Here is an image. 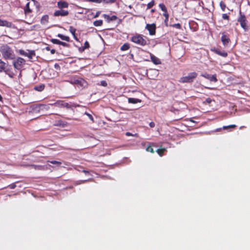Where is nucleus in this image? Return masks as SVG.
I'll use <instances>...</instances> for the list:
<instances>
[{
    "instance_id": "f257e3e1",
    "label": "nucleus",
    "mask_w": 250,
    "mask_h": 250,
    "mask_svg": "<svg viewBox=\"0 0 250 250\" xmlns=\"http://www.w3.org/2000/svg\"><path fill=\"white\" fill-rule=\"evenodd\" d=\"M0 54L5 60H13L16 55L13 49L7 44H4L0 47Z\"/></svg>"
},
{
    "instance_id": "f03ea898",
    "label": "nucleus",
    "mask_w": 250,
    "mask_h": 250,
    "mask_svg": "<svg viewBox=\"0 0 250 250\" xmlns=\"http://www.w3.org/2000/svg\"><path fill=\"white\" fill-rule=\"evenodd\" d=\"M130 41L133 43L141 46H145L149 44V40L148 38L146 36H144L142 34H135L131 37Z\"/></svg>"
},
{
    "instance_id": "7ed1b4c3",
    "label": "nucleus",
    "mask_w": 250,
    "mask_h": 250,
    "mask_svg": "<svg viewBox=\"0 0 250 250\" xmlns=\"http://www.w3.org/2000/svg\"><path fill=\"white\" fill-rule=\"evenodd\" d=\"M10 67V66L9 65L8 63L0 59V73L4 72L9 77L12 78L14 74Z\"/></svg>"
},
{
    "instance_id": "20e7f679",
    "label": "nucleus",
    "mask_w": 250,
    "mask_h": 250,
    "mask_svg": "<svg viewBox=\"0 0 250 250\" xmlns=\"http://www.w3.org/2000/svg\"><path fill=\"white\" fill-rule=\"evenodd\" d=\"M198 74L195 72L189 73L187 76L181 77L179 79V82L180 83H191L194 82Z\"/></svg>"
},
{
    "instance_id": "39448f33",
    "label": "nucleus",
    "mask_w": 250,
    "mask_h": 250,
    "mask_svg": "<svg viewBox=\"0 0 250 250\" xmlns=\"http://www.w3.org/2000/svg\"><path fill=\"white\" fill-rule=\"evenodd\" d=\"M239 15L240 16L238 17L237 21L240 23L241 27L244 30V31H247L249 29L247 18L245 15L242 13L241 10L239 11Z\"/></svg>"
},
{
    "instance_id": "423d86ee",
    "label": "nucleus",
    "mask_w": 250,
    "mask_h": 250,
    "mask_svg": "<svg viewBox=\"0 0 250 250\" xmlns=\"http://www.w3.org/2000/svg\"><path fill=\"white\" fill-rule=\"evenodd\" d=\"M13 65L14 68L17 70H21L25 64V60L21 58L18 57L16 60H13Z\"/></svg>"
},
{
    "instance_id": "0eeeda50",
    "label": "nucleus",
    "mask_w": 250,
    "mask_h": 250,
    "mask_svg": "<svg viewBox=\"0 0 250 250\" xmlns=\"http://www.w3.org/2000/svg\"><path fill=\"white\" fill-rule=\"evenodd\" d=\"M222 36L221 38V42L225 47H228L230 45L231 40L229 38V35L225 32L221 33Z\"/></svg>"
},
{
    "instance_id": "6e6552de",
    "label": "nucleus",
    "mask_w": 250,
    "mask_h": 250,
    "mask_svg": "<svg viewBox=\"0 0 250 250\" xmlns=\"http://www.w3.org/2000/svg\"><path fill=\"white\" fill-rule=\"evenodd\" d=\"M49 109L48 105L43 104H38L34 105L32 106V110L36 112H39L41 110H47Z\"/></svg>"
},
{
    "instance_id": "1a4fd4ad",
    "label": "nucleus",
    "mask_w": 250,
    "mask_h": 250,
    "mask_svg": "<svg viewBox=\"0 0 250 250\" xmlns=\"http://www.w3.org/2000/svg\"><path fill=\"white\" fill-rule=\"evenodd\" d=\"M54 106L60 108L66 107V108H70L71 105L66 102L62 100H58L55 103H53Z\"/></svg>"
},
{
    "instance_id": "9d476101",
    "label": "nucleus",
    "mask_w": 250,
    "mask_h": 250,
    "mask_svg": "<svg viewBox=\"0 0 250 250\" xmlns=\"http://www.w3.org/2000/svg\"><path fill=\"white\" fill-rule=\"evenodd\" d=\"M72 83L76 84L78 86L83 87L86 83V81L81 78H74L71 80Z\"/></svg>"
},
{
    "instance_id": "9b49d317",
    "label": "nucleus",
    "mask_w": 250,
    "mask_h": 250,
    "mask_svg": "<svg viewBox=\"0 0 250 250\" xmlns=\"http://www.w3.org/2000/svg\"><path fill=\"white\" fill-rule=\"evenodd\" d=\"M146 29H147L150 35H155L156 34V26L155 23L146 24Z\"/></svg>"
},
{
    "instance_id": "f8f14e48",
    "label": "nucleus",
    "mask_w": 250,
    "mask_h": 250,
    "mask_svg": "<svg viewBox=\"0 0 250 250\" xmlns=\"http://www.w3.org/2000/svg\"><path fill=\"white\" fill-rule=\"evenodd\" d=\"M201 76L202 77L209 80L210 82H213L214 83H216L218 81L216 74L211 75L206 72V73L202 74L201 75Z\"/></svg>"
},
{
    "instance_id": "ddd939ff",
    "label": "nucleus",
    "mask_w": 250,
    "mask_h": 250,
    "mask_svg": "<svg viewBox=\"0 0 250 250\" xmlns=\"http://www.w3.org/2000/svg\"><path fill=\"white\" fill-rule=\"evenodd\" d=\"M212 52H213L215 54L221 56L223 57H227L228 56V53L225 51H221L220 49L217 48H212L210 50Z\"/></svg>"
},
{
    "instance_id": "4468645a",
    "label": "nucleus",
    "mask_w": 250,
    "mask_h": 250,
    "mask_svg": "<svg viewBox=\"0 0 250 250\" xmlns=\"http://www.w3.org/2000/svg\"><path fill=\"white\" fill-rule=\"evenodd\" d=\"M69 14V12L67 10L61 9L59 10H56L54 13V16L55 17H59L62 16L64 17L66 16Z\"/></svg>"
},
{
    "instance_id": "2eb2a0df",
    "label": "nucleus",
    "mask_w": 250,
    "mask_h": 250,
    "mask_svg": "<svg viewBox=\"0 0 250 250\" xmlns=\"http://www.w3.org/2000/svg\"><path fill=\"white\" fill-rule=\"evenodd\" d=\"M12 25L13 24L12 22H9L6 20H2L0 18V26L11 28Z\"/></svg>"
},
{
    "instance_id": "dca6fc26",
    "label": "nucleus",
    "mask_w": 250,
    "mask_h": 250,
    "mask_svg": "<svg viewBox=\"0 0 250 250\" xmlns=\"http://www.w3.org/2000/svg\"><path fill=\"white\" fill-rule=\"evenodd\" d=\"M103 17L104 18V19L106 20V21L108 23L110 22L111 21H116L118 19L117 17L115 15H113L112 16H110L107 14H104L103 15Z\"/></svg>"
},
{
    "instance_id": "f3484780",
    "label": "nucleus",
    "mask_w": 250,
    "mask_h": 250,
    "mask_svg": "<svg viewBox=\"0 0 250 250\" xmlns=\"http://www.w3.org/2000/svg\"><path fill=\"white\" fill-rule=\"evenodd\" d=\"M150 59L154 64L158 65L161 64V60L152 54H150Z\"/></svg>"
},
{
    "instance_id": "a211bd4d",
    "label": "nucleus",
    "mask_w": 250,
    "mask_h": 250,
    "mask_svg": "<svg viewBox=\"0 0 250 250\" xmlns=\"http://www.w3.org/2000/svg\"><path fill=\"white\" fill-rule=\"evenodd\" d=\"M58 7L62 9V8H67L68 7V3L64 1H59L57 2Z\"/></svg>"
},
{
    "instance_id": "6ab92c4d",
    "label": "nucleus",
    "mask_w": 250,
    "mask_h": 250,
    "mask_svg": "<svg viewBox=\"0 0 250 250\" xmlns=\"http://www.w3.org/2000/svg\"><path fill=\"white\" fill-rule=\"evenodd\" d=\"M69 31L72 34L73 38L75 40V41L77 42H79L78 38L76 35V29L73 27V26H70L69 28Z\"/></svg>"
},
{
    "instance_id": "aec40b11",
    "label": "nucleus",
    "mask_w": 250,
    "mask_h": 250,
    "mask_svg": "<svg viewBox=\"0 0 250 250\" xmlns=\"http://www.w3.org/2000/svg\"><path fill=\"white\" fill-rule=\"evenodd\" d=\"M57 36L63 41H65L67 42L71 41L70 39L68 36H66L61 34H58Z\"/></svg>"
},
{
    "instance_id": "412c9836",
    "label": "nucleus",
    "mask_w": 250,
    "mask_h": 250,
    "mask_svg": "<svg viewBox=\"0 0 250 250\" xmlns=\"http://www.w3.org/2000/svg\"><path fill=\"white\" fill-rule=\"evenodd\" d=\"M128 102L129 103L135 104L138 103H141V100L139 99L129 98H128Z\"/></svg>"
},
{
    "instance_id": "4be33fe9",
    "label": "nucleus",
    "mask_w": 250,
    "mask_h": 250,
    "mask_svg": "<svg viewBox=\"0 0 250 250\" xmlns=\"http://www.w3.org/2000/svg\"><path fill=\"white\" fill-rule=\"evenodd\" d=\"M49 21V16L47 15H44L42 17L41 22L42 24H45L48 22Z\"/></svg>"
},
{
    "instance_id": "5701e85b",
    "label": "nucleus",
    "mask_w": 250,
    "mask_h": 250,
    "mask_svg": "<svg viewBox=\"0 0 250 250\" xmlns=\"http://www.w3.org/2000/svg\"><path fill=\"white\" fill-rule=\"evenodd\" d=\"M44 87H45L44 84H42L35 86L34 87V89L36 91L41 92L44 90Z\"/></svg>"
},
{
    "instance_id": "b1692460",
    "label": "nucleus",
    "mask_w": 250,
    "mask_h": 250,
    "mask_svg": "<svg viewBox=\"0 0 250 250\" xmlns=\"http://www.w3.org/2000/svg\"><path fill=\"white\" fill-rule=\"evenodd\" d=\"M30 2L27 3L26 6L24 9V13L27 14L32 12V10L29 7Z\"/></svg>"
},
{
    "instance_id": "393cba45",
    "label": "nucleus",
    "mask_w": 250,
    "mask_h": 250,
    "mask_svg": "<svg viewBox=\"0 0 250 250\" xmlns=\"http://www.w3.org/2000/svg\"><path fill=\"white\" fill-rule=\"evenodd\" d=\"M130 48V45L128 43H124L121 47V50L122 51H126L129 49Z\"/></svg>"
},
{
    "instance_id": "a878e982",
    "label": "nucleus",
    "mask_w": 250,
    "mask_h": 250,
    "mask_svg": "<svg viewBox=\"0 0 250 250\" xmlns=\"http://www.w3.org/2000/svg\"><path fill=\"white\" fill-rule=\"evenodd\" d=\"M93 25L95 26H101L103 25V21L101 20L95 21L93 22Z\"/></svg>"
},
{
    "instance_id": "bb28decb",
    "label": "nucleus",
    "mask_w": 250,
    "mask_h": 250,
    "mask_svg": "<svg viewBox=\"0 0 250 250\" xmlns=\"http://www.w3.org/2000/svg\"><path fill=\"white\" fill-rule=\"evenodd\" d=\"M27 55H26L28 58L31 59H32L33 56L35 55V53L34 50L29 51L28 53H27Z\"/></svg>"
},
{
    "instance_id": "cd10ccee",
    "label": "nucleus",
    "mask_w": 250,
    "mask_h": 250,
    "mask_svg": "<svg viewBox=\"0 0 250 250\" xmlns=\"http://www.w3.org/2000/svg\"><path fill=\"white\" fill-rule=\"evenodd\" d=\"M166 151V149L164 148H161V149H158L156 150V152L158 153V154L160 156H162L163 155L164 152Z\"/></svg>"
},
{
    "instance_id": "c85d7f7f",
    "label": "nucleus",
    "mask_w": 250,
    "mask_h": 250,
    "mask_svg": "<svg viewBox=\"0 0 250 250\" xmlns=\"http://www.w3.org/2000/svg\"><path fill=\"white\" fill-rule=\"evenodd\" d=\"M48 162L52 164L56 165L58 167H60L62 164V162L57 161H48Z\"/></svg>"
},
{
    "instance_id": "c756f323",
    "label": "nucleus",
    "mask_w": 250,
    "mask_h": 250,
    "mask_svg": "<svg viewBox=\"0 0 250 250\" xmlns=\"http://www.w3.org/2000/svg\"><path fill=\"white\" fill-rule=\"evenodd\" d=\"M220 6L223 11H225L226 8V5L223 1H221L220 2Z\"/></svg>"
},
{
    "instance_id": "7c9ffc66",
    "label": "nucleus",
    "mask_w": 250,
    "mask_h": 250,
    "mask_svg": "<svg viewBox=\"0 0 250 250\" xmlns=\"http://www.w3.org/2000/svg\"><path fill=\"white\" fill-rule=\"evenodd\" d=\"M169 26H172L173 27H175L178 29H181L182 28L181 25L179 23L173 24H170V25H169Z\"/></svg>"
},
{
    "instance_id": "2f4dec72",
    "label": "nucleus",
    "mask_w": 250,
    "mask_h": 250,
    "mask_svg": "<svg viewBox=\"0 0 250 250\" xmlns=\"http://www.w3.org/2000/svg\"><path fill=\"white\" fill-rule=\"evenodd\" d=\"M159 6L160 8L161 9V10L163 11V12L167 10V9L164 3H160Z\"/></svg>"
},
{
    "instance_id": "473e14b6",
    "label": "nucleus",
    "mask_w": 250,
    "mask_h": 250,
    "mask_svg": "<svg viewBox=\"0 0 250 250\" xmlns=\"http://www.w3.org/2000/svg\"><path fill=\"white\" fill-rule=\"evenodd\" d=\"M83 1H88V2H95L97 3H100L102 2L103 0H82Z\"/></svg>"
},
{
    "instance_id": "72a5a7b5",
    "label": "nucleus",
    "mask_w": 250,
    "mask_h": 250,
    "mask_svg": "<svg viewBox=\"0 0 250 250\" xmlns=\"http://www.w3.org/2000/svg\"><path fill=\"white\" fill-rule=\"evenodd\" d=\"M146 151L150 152L151 153H154V151L152 146L150 145L147 146V147L146 148Z\"/></svg>"
},
{
    "instance_id": "f704fd0d",
    "label": "nucleus",
    "mask_w": 250,
    "mask_h": 250,
    "mask_svg": "<svg viewBox=\"0 0 250 250\" xmlns=\"http://www.w3.org/2000/svg\"><path fill=\"white\" fill-rule=\"evenodd\" d=\"M236 127V125H228V126H224L223 127V128L224 129H229V128H235Z\"/></svg>"
},
{
    "instance_id": "c9c22d12",
    "label": "nucleus",
    "mask_w": 250,
    "mask_h": 250,
    "mask_svg": "<svg viewBox=\"0 0 250 250\" xmlns=\"http://www.w3.org/2000/svg\"><path fill=\"white\" fill-rule=\"evenodd\" d=\"M51 42L54 44H59V45H60V42H61V41H60L58 39H51Z\"/></svg>"
},
{
    "instance_id": "e433bc0d",
    "label": "nucleus",
    "mask_w": 250,
    "mask_h": 250,
    "mask_svg": "<svg viewBox=\"0 0 250 250\" xmlns=\"http://www.w3.org/2000/svg\"><path fill=\"white\" fill-rule=\"evenodd\" d=\"M154 5V0H152L147 4V9H150Z\"/></svg>"
},
{
    "instance_id": "4c0bfd02",
    "label": "nucleus",
    "mask_w": 250,
    "mask_h": 250,
    "mask_svg": "<svg viewBox=\"0 0 250 250\" xmlns=\"http://www.w3.org/2000/svg\"><path fill=\"white\" fill-rule=\"evenodd\" d=\"M60 45H61L63 46V47H67V48H69L70 46L69 44L66 43L65 42H62V41H61Z\"/></svg>"
},
{
    "instance_id": "58836bf2",
    "label": "nucleus",
    "mask_w": 250,
    "mask_h": 250,
    "mask_svg": "<svg viewBox=\"0 0 250 250\" xmlns=\"http://www.w3.org/2000/svg\"><path fill=\"white\" fill-rule=\"evenodd\" d=\"M116 1V0H103L102 1L108 4V3H112L115 2Z\"/></svg>"
},
{
    "instance_id": "ea45409f",
    "label": "nucleus",
    "mask_w": 250,
    "mask_h": 250,
    "mask_svg": "<svg viewBox=\"0 0 250 250\" xmlns=\"http://www.w3.org/2000/svg\"><path fill=\"white\" fill-rule=\"evenodd\" d=\"M83 46L84 47V49H88L90 47V45L88 42L85 41Z\"/></svg>"
},
{
    "instance_id": "a19ab883",
    "label": "nucleus",
    "mask_w": 250,
    "mask_h": 250,
    "mask_svg": "<svg viewBox=\"0 0 250 250\" xmlns=\"http://www.w3.org/2000/svg\"><path fill=\"white\" fill-rule=\"evenodd\" d=\"M85 114L86 115L88 118H89V119L92 122H94V118L93 117V116L89 113H88L87 112H85Z\"/></svg>"
},
{
    "instance_id": "79ce46f5",
    "label": "nucleus",
    "mask_w": 250,
    "mask_h": 250,
    "mask_svg": "<svg viewBox=\"0 0 250 250\" xmlns=\"http://www.w3.org/2000/svg\"><path fill=\"white\" fill-rule=\"evenodd\" d=\"M222 18L224 20L229 21V16L227 14H223L222 15Z\"/></svg>"
},
{
    "instance_id": "37998d69",
    "label": "nucleus",
    "mask_w": 250,
    "mask_h": 250,
    "mask_svg": "<svg viewBox=\"0 0 250 250\" xmlns=\"http://www.w3.org/2000/svg\"><path fill=\"white\" fill-rule=\"evenodd\" d=\"M100 85L106 87L107 85V83L105 81L103 80L101 81Z\"/></svg>"
},
{
    "instance_id": "c03bdc74",
    "label": "nucleus",
    "mask_w": 250,
    "mask_h": 250,
    "mask_svg": "<svg viewBox=\"0 0 250 250\" xmlns=\"http://www.w3.org/2000/svg\"><path fill=\"white\" fill-rule=\"evenodd\" d=\"M19 53L20 55H23V56H26V55H27V53L25 52L22 49H20L19 50Z\"/></svg>"
},
{
    "instance_id": "a18cd8bd",
    "label": "nucleus",
    "mask_w": 250,
    "mask_h": 250,
    "mask_svg": "<svg viewBox=\"0 0 250 250\" xmlns=\"http://www.w3.org/2000/svg\"><path fill=\"white\" fill-rule=\"evenodd\" d=\"M212 102V100L209 98H208L207 99H206L205 101L204 102V104H210Z\"/></svg>"
},
{
    "instance_id": "49530a36",
    "label": "nucleus",
    "mask_w": 250,
    "mask_h": 250,
    "mask_svg": "<svg viewBox=\"0 0 250 250\" xmlns=\"http://www.w3.org/2000/svg\"><path fill=\"white\" fill-rule=\"evenodd\" d=\"M163 16L165 17V18H169V14L167 10L164 12Z\"/></svg>"
},
{
    "instance_id": "de8ad7c7",
    "label": "nucleus",
    "mask_w": 250,
    "mask_h": 250,
    "mask_svg": "<svg viewBox=\"0 0 250 250\" xmlns=\"http://www.w3.org/2000/svg\"><path fill=\"white\" fill-rule=\"evenodd\" d=\"M168 18H165V21H164L165 24L167 27H168V26H169V25H168Z\"/></svg>"
},
{
    "instance_id": "09e8293b",
    "label": "nucleus",
    "mask_w": 250,
    "mask_h": 250,
    "mask_svg": "<svg viewBox=\"0 0 250 250\" xmlns=\"http://www.w3.org/2000/svg\"><path fill=\"white\" fill-rule=\"evenodd\" d=\"M101 12L99 11H97L96 12V13L95 14V15L93 16V18H96L97 17H98L99 16V15H100Z\"/></svg>"
},
{
    "instance_id": "8fccbe9b",
    "label": "nucleus",
    "mask_w": 250,
    "mask_h": 250,
    "mask_svg": "<svg viewBox=\"0 0 250 250\" xmlns=\"http://www.w3.org/2000/svg\"><path fill=\"white\" fill-rule=\"evenodd\" d=\"M85 50V49H84L83 46H82L79 48V51L81 52H83Z\"/></svg>"
},
{
    "instance_id": "3c124183",
    "label": "nucleus",
    "mask_w": 250,
    "mask_h": 250,
    "mask_svg": "<svg viewBox=\"0 0 250 250\" xmlns=\"http://www.w3.org/2000/svg\"><path fill=\"white\" fill-rule=\"evenodd\" d=\"M155 125V124L154 122H151L149 123V126L150 127H154Z\"/></svg>"
},
{
    "instance_id": "603ef678",
    "label": "nucleus",
    "mask_w": 250,
    "mask_h": 250,
    "mask_svg": "<svg viewBox=\"0 0 250 250\" xmlns=\"http://www.w3.org/2000/svg\"><path fill=\"white\" fill-rule=\"evenodd\" d=\"M9 187L11 189H14L16 187V185L15 184H12L9 186Z\"/></svg>"
},
{
    "instance_id": "864d4df0",
    "label": "nucleus",
    "mask_w": 250,
    "mask_h": 250,
    "mask_svg": "<svg viewBox=\"0 0 250 250\" xmlns=\"http://www.w3.org/2000/svg\"><path fill=\"white\" fill-rule=\"evenodd\" d=\"M50 52H51V53L52 54H55V52H56V50H55V49H51V50H50Z\"/></svg>"
},
{
    "instance_id": "5fc2aeb1",
    "label": "nucleus",
    "mask_w": 250,
    "mask_h": 250,
    "mask_svg": "<svg viewBox=\"0 0 250 250\" xmlns=\"http://www.w3.org/2000/svg\"><path fill=\"white\" fill-rule=\"evenodd\" d=\"M126 135L127 136H133V135L131 133H130L129 132H127L126 133Z\"/></svg>"
},
{
    "instance_id": "6e6d98bb",
    "label": "nucleus",
    "mask_w": 250,
    "mask_h": 250,
    "mask_svg": "<svg viewBox=\"0 0 250 250\" xmlns=\"http://www.w3.org/2000/svg\"><path fill=\"white\" fill-rule=\"evenodd\" d=\"M45 49H46V50H47V51H50V50H51V49H50V47H49V46H46V47H45Z\"/></svg>"
},
{
    "instance_id": "4d7b16f0",
    "label": "nucleus",
    "mask_w": 250,
    "mask_h": 250,
    "mask_svg": "<svg viewBox=\"0 0 250 250\" xmlns=\"http://www.w3.org/2000/svg\"><path fill=\"white\" fill-rule=\"evenodd\" d=\"M83 172L85 173H89V172L87 170H83Z\"/></svg>"
},
{
    "instance_id": "13d9d810",
    "label": "nucleus",
    "mask_w": 250,
    "mask_h": 250,
    "mask_svg": "<svg viewBox=\"0 0 250 250\" xmlns=\"http://www.w3.org/2000/svg\"><path fill=\"white\" fill-rule=\"evenodd\" d=\"M154 11H155L154 9H151V13H153V12H154Z\"/></svg>"
},
{
    "instance_id": "bf43d9fd",
    "label": "nucleus",
    "mask_w": 250,
    "mask_h": 250,
    "mask_svg": "<svg viewBox=\"0 0 250 250\" xmlns=\"http://www.w3.org/2000/svg\"><path fill=\"white\" fill-rule=\"evenodd\" d=\"M49 106V105H54L53 104V103H51V104H47Z\"/></svg>"
},
{
    "instance_id": "052dcab7",
    "label": "nucleus",
    "mask_w": 250,
    "mask_h": 250,
    "mask_svg": "<svg viewBox=\"0 0 250 250\" xmlns=\"http://www.w3.org/2000/svg\"><path fill=\"white\" fill-rule=\"evenodd\" d=\"M57 66H59V65L57 64H55V67L56 68Z\"/></svg>"
},
{
    "instance_id": "680f3d73",
    "label": "nucleus",
    "mask_w": 250,
    "mask_h": 250,
    "mask_svg": "<svg viewBox=\"0 0 250 250\" xmlns=\"http://www.w3.org/2000/svg\"><path fill=\"white\" fill-rule=\"evenodd\" d=\"M32 167H36V165H32Z\"/></svg>"
},
{
    "instance_id": "e2e57ef3",
    "label": "nucleus",
    "mask_w": 250,
    "mask_h": 250,
    "mask_svg": "<svg viewBox=\"0 0 250 250\" xmlns=\"http://www.w3.org/2000/svg\"><path fill=\"white\" fill-rule=\"evenodd\" d=\"M131 57H132V58H133V54H131Z\"/></svg>"
},
{
    "instance_id": "0e129e2a",
    "label": "nucleus",
    "mask_w": 250,
    "mask_h": 250,
    "mask_svg": "<svg viewBox=\"0 0 250 250\" xmlns=\"http://www.w3.org/2000/svg\"><path fill=\"white\" fill-rule=\"evenodd\" d=\"M221 129V128H219V129H218L217 130H220Z\"/></svg>"
}]
</instances>
